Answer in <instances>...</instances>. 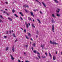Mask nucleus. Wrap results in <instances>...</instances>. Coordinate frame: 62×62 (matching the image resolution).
<instances>
[{
    "instance_id": "nucleus-43",
    "label": "nucleus",
    "mask_w": 62,
    "mask_h": 62,
    "mask_svg": "<svg viewBox=\"0 0 62 62\" xmlns=\"http://www.w3.org/2000/svg\"><path fill=\"white\" fill-rule=\"evenodd\" d=\"M21 16H23V13H22V14H21Z\"/></svg>"
},
{
    "instance_id": "nucleus-9",
    "label": "nucleus",
    "mask_w": 62,
    "mask_h": 62,
    "mask_svg": "<svg viewBox=\"0 0 62 62\" xmlns=\"http://www.w3.org/2000/svg\"><path fill=\"white\" fill-rule=\"evenodd\" d=\"M28 20L29 21H31V22H32V20L31 19V18H30V17H28Z\"/></svg>"
},
{
    "instance_id": "nucleus-13",
    "label": "nucleus",
    "mask_w": 62,
    "mask_h": 62,
    "mask_svg": "<svg viewBox=\"0 0 62 62\" xmlns=\"http://www.w3.org/2000/svg\"><path fill=\"white\" fill-rule=\"evenodd\" d=\"M37 56L38 57H39V59H40L41 58L40 57V55H39V54Z\"/></svg>"
},
{
    "instance_id": "nucleus-4",
    "label": "nucleus",
    "mask_w": 62,
    "mask_h": 62,
    "mask_svg": "<svg viewBox=\"0 0 62 62\" xmlns=\"http://www.w3.org/2000/svg\"><path fill=\"white\" fill-rule=\"evenodd\" d=\"M30 13H31V15L32 16H33V17L34 16V15L33 14V12H30Z\"/></svg>"
},
{
    "instance_id": "nucleus-24",
    "label": "nucleus",
    "mask_w": 62,
    "mask_h": 62,
    "mask_svg": "<svg viewBox=\"0 0 62 62\" xmlns=\"http://www.w3.org/2000/svg\"><path fill=\"white\" fill-rule=\"evenodd\" d=\"M13 37H16V36L15 35L14 33H13Z\"/></svg>"
},
{
    "instance_id": "nucleus-44",
    "label": "nucleus",
    "mask_w": 62,
    "mask_h": 62,
    "mask_svg": "<svg viewBox=\"0 0 62 62\" xmlns=\"http://www.w3.org/2000/svg\"><path fill=\"white\" fill-rule=\"evenodd\" d=\"M24 54H25V55H26V53H25V52H24Z\"/></svg>"
},
{
    "instance_id": "nucleus-6",
    "label": "nucleus",
    "mask_w": 62,
    "mask_h": 62,
    "mask_svg": "<svg viewBox=\"0 0 62 62\" xmlns=\"http://www.w3.org/2000/svg\"><path fill=\"white\" fill-rule=\"evenodd\" d=\"M10 56L12 60H14V58H13V57L12 56V55H11Z\"/></svg>"
},
{
    "instance_id": "nucleus-10",
    "label": "nucleus",
    "mask_w": 62,
    "mask_h": 62,
    "mask_svg": "<svg viewBox=\"0 0 62 62\" xmlns=\"http://www.w3.org/2000/svg\"><path fill=\"white\" fill-rule=\"evenodd\" d=\"M42 3L44 7L45 8L46 7V5H45V4H44V3L43 2H42Z\"/></svg>"
},
{
    "instance_id": "nucleus-57",
    "label": "nucleus",
    "mask_w": 62,
    "mask_h": 62,
    "mask_svg": "<svg viewBox=\"0 0 62 62\" xmlns=\"http://www.w3.org/2000/svg\"><path fill=\"white\" fill-rule=\"evenodd\" d=\"M29 25V26H30V23H28Z\"/></svg>"
},
{
    "instance_id": "nucleus-38",
    "label": "nucleus",
    "mask_w": 62,
    "mask_h": 62,
    "mask_svg": "<svg viewBox=\"0 0 62 62\" xmlns=\"http://www.w3.org/2000/svg\"><path fill=\"white\" fill-rule=\"evenodd\" d=\"M50 43H51V44H52V41H50Z\"/></svg>"
},
{
    "instance_id": "nucleus-12",
    "label": "nucleus",
    "mask_w": 62,
    "mask_h": 62,
    "mask_svg": "<svg viewBox=\"0 0 62 62\" xmlns=\"http://www.w3.org/2000/svg\"><path fill=\"white\" fill-rule=\"evenodd\" d=\"M52 23H55V22H54V21L53 18H52Z\"/></svg>"
},
{
    "instance_id": "nucleus-56",
    "label": "nucleus",
    "mask_w": 62,
    "mask_h": 62,
    "mask_svg": "<svg viewBox=\"0 0 62 62\" xmlns=\"http://www.w3.org/2000/svg\"><path fill=\"white\" fill-rule=\"evenodd\" d=\"M42 58H45V56H44V57L42 56Z\"/></svg>"
},
{
    "instance_id": "nucleus-35",
    "label": "nucleus",
    "mask_w": 62,
    "mask_h": 62,
    "mask_svg": "<svg viewBox=\"0 0 62 62\" xmlns=\"http://www.w3.org/2000/svg\"><path fill=\"white\" fill-rule=\"evenodd\" d=\"M3 13H6V11H3Z\"/></svg>"
},
{
    "instance_id": "nucleus-14",
    "label": "nucleus",
    "mask_w": 62,
    "mask_h": 62,
    "mask_svg": "<svg viewBox=\"0 0 62 62\" xmlns=\"http://www.w3.org/2000/svg\"><path fill=\"white\" fill-rule=\"evenodd\" d=\"M57 16L58 17H60V15L58 14V13H57Z\"/></svg>"
},
{
    "instance_id": "nucleus-17",
    "label": "nucleus",
    "mask_w": 62,
    "mask_h": 62,
    "mask_svg": "<svg viewBox=\"0 0 62 62\" xmlns=\"http://www.w3.org/2000/svg\"><path fill=\"white\" fill-rule=\"evenodd\" d=\"M15 16L17 18H18V16L17 15V14H14Z\"/></svg>"
},
{
    "instance_id": "nucleus-19",
    "label": "nucleus",
    "mask_w": 62,
    "mask_h": 62,
    "mask_svg": "<svg viewBox=\"0 0 62 62\" xmlns=\"http://www.w3.org/2000/svg\"><path fill=\"white\" fill-rule=\"evenodd\" d=\"M52 16L53 17H54V18H56V17L54 16V14H52Z\"/></svg>"
},
{
    "instance_id": "nucleus-22",
    "label": "nucleus",
    "mask_w": 62,
    "mask_h": 62,
    "mask_svg": "<svg viewBox=\"0 0 62 62\" xmlns=\"http://www.w3.org/2000/svg\"><path fill=\"white\" fill-rule=\"evenodd\" d=\"M6 50L7 51L8 49V47H7L6 48Z\"/></svg>"
},
{
    "instance_id": "nucleus-28",
    "label": "nucleus",
    "mask_w": 62,
    "mask_h": 62,
    "mask_svg": "<svg viewBox=\"0 0 62 62\" xmlns=\"http://www.w3.org/2000/svg\"><path fill=\"white\" fill-rule=\"evenodd\" d=\"M28 46V45H25V46L26 47V48H27V47Z\"/></svg>"
},
{
    "instance_id": "nucleus-2",
    "label": "nucleus",
    "mask_w": 62,
    "mask_h": 62,
    "mask_svg": "<svg viewBox=\"0 0 62 62\" xmlns=\"http://www.w3.org/2000/svg\"><path fill=\"white\" fill-rule=\"evenodd\" d=\"M33 52H34V53H37V54H39V55H40V54L38 52V51H36V50H34L33 51Z\"/></svg>"
},
{
    "instance_id": "nucleus-31",
    "label": "nucleus",
    "mask_w": 62,
    "mask_h": 62,
    "mask_svg": "<svg viewBox=\"0 0 62 62\" xmlns=\"http://www.w3.org/2000/svg\"><path fill=\"white\" fill-rule=\"evenodd\" d=\"M0 17L1 18H2V19H3V16H2V15H0Z\"/></svg>"
},
{
    "instance_id": "nucleus-39",
    "label": "nucleus",
    "mask_w": 62,
    "mask_h": 62,
    "mask_svg": "<svg viewBox=\"0 0 62 62\" xmlns=\"http://www.w3.org/2000/svg\"><path fill=\"white\" fill-rule=\"evenodd\" d=\"M28 6V5H27L26 6V8L27 7V8H29Z\"/></svg>"
},
{
    "instance_id": "nucleus-46",
    "label": "nucleus",
    "mask_w": 62,
    "mask_h": 62,
    "mask_svg": "<svg viewBox=\"0 0 62 62\" xmlns=\"http://www.w3.org/2000/svg\"><path fill=\"white\" fill-rule=\"evenodd\" d=\"M38 2L39 3V4H40V5H41V3H40V2L39 1H38Z\"/></svg>"
},
{
    "instance_id": "nucleus-52",
    "label": "nucleus",
    "mask_w": 62,
    "mask_h": 62,
    "mask_svg": "<svg viewBox=\"0 0 62 62\" xmlns=\"http://www.w3.org/2000/svg\"><path fill=\"white\" fill-rule=\"evenodd\" d=\"M19 13L20 14H22V13L21 12H20Z\"/></svg>"
},
{
    "instance_id": "nucleus-61",
    "label": "nucleus",
    "mask_w": 62,
    "mask_h": 62,
    "mask_svg": "<svg viewBox=\"0 0 62 62\" xmlns=\"http://www.w3.org/2000/svg\"><path fill=\"white\" fill-rule=\"evenodd\" d=\"M6 14L7 15H9V14H8V13H7Z\"/></svg>"
},
{
    "instance_id": "nucleus-11",
    "label": "nucleus",
    "mask_w": 62,
    "mask_h": 62,
    "mask_svg": "<svg viewBox=\"0 0 62 62\" xmlns=\"http://www.w3.org/2000/svg\"><path fill=\"white\" fill-rule=\"evenodd\" d=\"M56 59V57H55V56H53V60H55V59Z\"/></svg>"
},
{
    "instance_id": "nucleus-49",
    "label": "nucleus",
    "mask_w": 62,
    "mask_h": 62,
    "mask_svg": "<svg viewBox=\"0 0 62 62\" xmlns=\"http://www.w3.org/2000/svg\"><path fill=\"white\" fill-rule=\"evenodd\" d=\"M40 12L41 13V14H42V13L41 11H40Z\"/></svg>"
},
{
    "instance_id": "nucleus-21",
    "label": "nucleus",
    "mask_w": 62,
    "mask_h": 62,
    "mask_svg": "<svg viewBox=\"0 0 62 62\" xmlns=\"http://www.w3.org/2000/svg\"><path fill=\"white\" fill-rule=\"evenodd\" d=\"M25 11H26V12H28V10H27L26 9H25Z\"/></svg>"
},
{
    "instance_id": "nucleus-1",
    "label": "nucleus",
    "mask_w": 62,
    "mask_h": 62,
    "mask_svg": "<svg viewBox=\"0 0 62 62\" xmlns=\"http://www.w3.org/2000/svg\"><path fill=\"white\" fill-rule=\"evenodd\" d=\"M52 30L53 32H54V25H53L52 26Z\"/></svg>"
},
{
    "instance_id": "nucleus-41",
    "label": "nucleus",
    "mask_w": 62,
    "mask_h": 62,
    "mask_svg": "<svg viewBox=\"0 0 62 62\" xmlns=\"http://www.w3.org/2000/svg\"><path fill=\"white\" fill-rule=\"evenodd\" d=\"M7 36H5L4 37V38H5L6 39V38H7Z\"/></svg>"
},
{
    "instance_id": "nucleus-30",
    "label": "nucleus",
    "mask_w": 62,
    "mask_h": 62,
    "mask_svg": "<svg viewBox=\"0 0 62 62\" xmlns=\"http://www.w3.org/2000/svg\"><path fill=\"white\" fill-rule=\"evenodd\" d=\"M24 33H26V29H25L24 30Z\"/></svg>"
},
{
    "instance_id": "nucleus-33",
    "label": "nucleus",
    "mask_w": 62,
    "mask_h": 62,
    "mask_svg": "<svg viewBox=\"0 0 62 62\" xmlns=\"http://www.w3.org/2000/svg\"><path fill=\"white\" fill-rule=\"evenodd\" d=\"M45 54L46 55V56H47V55H48L47 54V53L46 52L45 53Z\"/></svg>"
},
{
    "instance_id": "nucleus-15",
    "label": "nucleus",
    "mask_w": 62,
    "mask_h": 62,
    "mask_svg": "<svg viewBox=\"0 0 62 62\" xmlns=\"http://www.w3.org/2000/svg\"><path fill=\"white\" fill-rule=\"evenodd\" d=\"M28 35L30 37H31V34L30 33H28Z\"/></svg>"
},
{
    "instance_id": "nucleus-36",
    "label": "nucleus",
    "mask_w": 62,
    "mask_h": 62,
    "mask_svg": "<svg viewBox=\"0 0 62 62\" xmlns=\"http://www.w3.org/2000/svg\"><path fill=\"white\" fill-rule=\"evenodd\" d=\"M9 32L10 34H11V30L9 31Z\"/></svg>"
},
{
    "instance_id": "nucleus-51",
    "label": "nucleus",
    "mask_w": 62,
    "mask_h": 62,
    "mask_svg": "<svg viewBox=\"0 0 62 62\" xmlns=\"http://www.w3.org/2000/svg\"><path fill=\"white\" fill-rule=\"evenodd\" d=\"M38 33H39V31H37V32L36 33L37 34H38Z\"/></svg>"
},
{
    "instance_id": "nucleus-53",
    "label": "nucleus",
    "mask_w": 62,
    "mask_h": 62,
    "mask_svg": "<svg viewBox=\"0 0 62 62\" xmlns=\"http://www.w3.org/2000/svg\"><path fill=\"white\" fill-rule=\"evenodd\" d=\"M31 48H32V50H33V49H34V48H33V47H32Z\"/></svg>"
},
{
    "instance_id": "nucleus-34",
    "label": "nucleus",
    "mask_w": 62,
    "mask_h": 62,
    "mask_svg": "<svg viewBox=\"0 0 62 62\" xmlns=\"http://www.w3.org/2000/svg\"><path fill=\"white\" fill-rule=\"evenodd\" d=\"M8 31H6V34H8Z\"/></svg>"
},
{
    "instance_id": "nucleus-54",
    "label": "nucleus",
    "mask_w": 62,
    "mask_h": 62,
    "mask_svg": "<svg viewBox=\"0 0 62 62\" xmlns=\"http://www.w3.org/2000/svg\"><path fill=\"white\" fill-rule=\"evenodd\" d=\"M25 62H29V61H26Z\"/></svg>"
},
{
    "instance_id": "nucleus-26",
    "label": "nucleus",
    "mask_w": 62,
    "mask_h": 62,
    "mask_svg": "<svg viewBox=\"0 0 62 62\" xmlns=\"http://www.w3.org/2000/svg\"><path fill=\"white\" fill-rule=\"evenodd\" d=\"M26 27H27V28H28V24H27L26 25Z\"/></svg>"
},
{
    "instance_id": "nucleus-45",
    "label": "nucleus",
    "mask_w": 62,
    "mask_h": 62,
    "mask_svg": "<svg viewBox=\"0 0 62 62\" xmlns=\"http://www.w3.org/2000/svg\"><path fill=\"white\" fill-rule=\"evenodd\" d=\"M5 3H6V4H8V2H5Z\"/></svg>"
},
{
    "instance_id": "nucleus-62",
    "label": "nucleus",
    "mask_w": 62,
    "mask_h": 62,
    "mask_svg": "<svg viewBox=\"0 0 62 62\" xmlns=\"http://www.w3.org/2000/svg\"><path fill=\"white\" fill-rule=\"evenodd\" d=\"M25 24H26V25L27 24V23H26V22H25Z\"/></svg>"
},
{
    "instance_id": "nucleus-8",
    "label": "nucleus",
    "mask_w": 62,
    "mask_h": 62,
    "mask_svg": "<svg viewBox=\"0 0 62 62\" xmlns=\"http://www.w3.org/2000/svg\"><path fill=\"white\" fill-rule=\"evenodd\" d=\"M59 11H60V9H59L58 8L57 10L56 11L57 12H59Z\"/></svg>"
},
{
    "instance_id": "nucleus-48",
    "label": "nucleus",
    "mask_w": 62,
    "mask_h": 62,
    "mask_svg": "<svg viewBox=\"0 0 62 62\" xmlns=\"http://www.w3.org/2000/svg\"><path fill=\"white\" fill-rule=\"evenodd\" d=\"M18 61L19 62H21V61H20V60H18Z\"/></svg>"
},
{
    "instance_id": "nucleus-27",
    "label": "nucleus",
    "mask_w": 62,
    "mask_h": 62,
    "mask_svg": "<svg viewBox=\"0 0 62 62\" xmlns=\"http://www.w3.org/2000/svg\"><path fill=\"white\" fill-rule=\"evenodd\" d=\"M3 21L1 19H0V23H2Z\"/></svg>"
},
{
    "instance_id": "nucleus-18",
    "label": "nucleus",
    "mask_w": 62,
    "mask_h": 62,
    "mask_svg": "<svg viewBox=\"0 0 62 62\" xmlns=\"http://www.w3.org/2000/svg\"><path fill=\"white\" fill-rule=\"evenodd\" d=\"M8 19L10 21H12V19H11V18H9V17H8Z\"/></svg>"
},
{
    "instance_id": "nucleus-50",
    "label": "nucleus",
    "mask_w": 62,
    "mask_h": 62,
    "mask_svg": "<svg viewBox=\"0 0 62 62\" xmlns=\"http://www.w3.org/2000/svg\"><path fill=\"white\" fill-rule=\"evenodd\" d=\"M31 40H32V41H33V39L32 38H31Z\"/></svg>"
},
{
    "instance_id": "nucleus-5",
    "label": "nucleus",
    "mask_w": 62,
    "mask_h": 62,
    "mask_svg": "<svg viewBox=\"0 0 62 62\" xmlns=\"http://www.w3.org/2000/svg\"><path fill=\"white\" fill-rule=\"evenodd\" d=\"M52 44H58V43H56V42L54 41L52 42Z\"/></svg>"
},
{
    "instance_id": "nucleus-20",
    "label": "nucleus",
    "mask_w": 62,
    "mask_h": 62,
    "mask_svg": "<svg viewBox=\"0 0 62 62\" xmlns=\"http://www.w3.org/2000/svg\"><path fill=\"white\" fill-rule=\"evenodd\" d=\"M32 27H33L34 28H35V26H34V24H32Z\"/></svg>"
},
{
    "instance_id": "nucleus-64",
    "label": "nucleus",
    "mask_w": 62,
    "mask_h": 62,
    "mask_svg": "<svg viewBox=\"0 0 62 62\" xmlns=\"http://www.w3.org/2000/svg\"><path fill=\"white\" fill-rule=\"evenodd\" d=\"M43 48H44V47H42V49H43Z\"/></svg>"
},
{
    "instance_id": "nucleus-47",
    "label": "nucleus",
    "mask_w": 62,
    "mask_h": 62,
    "mask_svg": "<svg viewBox=\"0 0 62 62\" xmlns=\"http://www.w3.org/2000/svg\"><path fill=\"white\" fill-rule=\"evenodd\" d=\"M36 58L37 59H38V60H39V58L38 57H36Z\"/></svg>"
},
{
    "instance_id": "nucleus-59",
    "label": "nucleus",
    "mask_w": 62,
    "mask_h": 62,
    "mask_svg": "<svg viewBox=\"0 0 62 62\" xmlns=\"http://www.w3.org/2000/svg\"><path fill=\"white\" fill-rule=\"evenodd\" d=\"M57 51H56V54H57Z\"/></svg>"
},
{
    "instance_id": "nucleus-3",
    "label": "nucleus",
    "mask_w": 62,
    "mask_h": 62,
    "mask_svg": "<svg viewBox=\"0 0 62 62\" xmlns=\"http://www.w3.org/2000/svg\"><path fill=\"white\" fill-rule=\"evenodd\" d=\"M15 48H14V46H13L12 47V50L14 52L15 50Z\"/></svg>"
},
{
    "instance_id": "nucleus-40",
    "label": "nucleus",
    "mask_w": 62,
    "mask_h": 62,
    "mask_svg": "<svg viewBox=\"0 0 62 62\" xmlns=\"http://www.w3.org/2000/svg\"><path fill=\"white\" fill-rule=\"evenodd\" d=\"M37 10V9H34L33 10V11H35V12H36V10Z\"/></svg>"
},
{
    "instance_id": "nucleus-29",
    "label": "nucleus",
    "mask_w": 62,
    "mask_h": 62,
    "mask_svg": "<svg viewBox=\"0 0 62 62\" xmlns=\"http://www.w3.org/2000/svg\"><path fill=\"white\" fill-rule=\"evenodd\" d=\"M33 46H34V47L36 46V44L35 43H34L33 44Z\"/></svg>"
},
{
    "instance_id": "nucleus-63",
    "label": "nucleus",
    "mask_w": 62,
    "mask_h": 62,
    "mask_svg": "<svg viewBox=\"0 0 62 62\" xmlns=\"http://www.w3.org/2000/svg\"><path fill=\"white\" fill-rule=\"evenodd\" d=\"M12 32H14L13 31V30H12Z\"/></svg>"
},
{
    "instance_id": "nucleus-55",
    "label": "nucleus",
    "mask_w": 62,
    "mask_h": 62,
    "mask_svg": "<svg viewBox=\"0 0 62 62\" xmlns=\"http://www.w3.org/2000/svg\"><path fill=\"white\" fill-rule=\"evenodd\" d=\"M41 47H44V46L43 45H42H42H41Z\"/></svg>"
},
{
    "instance_id": "nucleus-37",
    "label": "nucleus",
    "mask_w": 62,
    "mask_h": 62,
    "mask_svg": "<svg viewBox=\"0 0 62 62\" xmlns=\"http://www.w3.org/2000/svg\"><path fill=\"white\" fill-rule=\"evenodd\" d=\"M20 19L21 20H23V18H22V17H20Z\"/></svg>"
},
{
    "instance_id": "nucleus-32",
    "label": "nucleus",
    "mask_w": 62,
    "mask_h": 62,
    "mask_svg": "<svg viewBox=\"0 0 62 62\" xmlns=\"http://www.w3.org/2000/svg\"><path fill=\"white\" fill-rule=\"evenodd\" d=\"M12 11V12H13V13H14V12H15V10H13Z\"/></svg>"
},
{
    "instance_id": "nucleus-23",
    "label": "nucleus",
    "mask_w": 62,
    "mask_h": 62,
    "mask_svg": "<svg viewBox=\"0 0 62 62\" xmlns=\"http://www.w3.org/2000/svg\"><path fill=\"white\" fill-rule=\"evenodd\" d=\"M37 20H38L39 22V23H41V22H40V21L39 20V19H37Z\"/></svg>"
},
{
    "instance_id": "nucleus-60",
    "label": "nucleus",
    "mask_w": 62,
    "mask_h": 62,
    "mask_svg": "<svg viewBox=\"0 0 62 62\" xmlns=\"http://www.w3.org/2000/svg\"><path fill=\"white\" fill-rule=\"evenodd\" d=\"M36 1H37V2H39V1L38 0H36Z\"/></svg>"
},
{
    "instance_id": "nucleus-25",
    "label": "nucleus",
    "mask_w": 62,
    "mask_h": 62,
    "mask_svg": "<svg viewBox=\"0 0 62 62\" xmlns=\"http://www.w3.org/2000/svg\"><path fill=\"white\" fill-rule=\"evenodd\" d=\"M26 38L27 39H29V38L26 35L25 36Z\"/></svg>"
},
{
    "instance_id": "nucleus-16",
    "label": "nucleus",
    "mask_w": 62,
    "mask_h": 62,
    "mask_svg": "<svg viewBox=\"0 0 62 62\" xmlns=\"http://www.w3.org/2000/svg\"><path fill=\"white\" fill-rule=\"evenodd\" d=\"M54 0L56 3H58V1L57 0Z\"/></svg>"
},
{
    "instance_id": "nucleus-42",
    "label": "nucleus",
    "mask_w": 62,
    "mask_h": 62,
    "mask_svg": "<svg viewBox=\"0 0 62 62\" xmlns=\"http://www.w3.org/2000/svg\"><path fill=\"white\" fill-rule=\"evenodd\" d=\"M17 39H16V40H15V42H17Z\"/></svg>"
},
{
    "instance_id": "nucleus-7",
    "label": "nucleus",
    "mask_w": 62,
    "mask_h": 62,
    "mask_svg": "<svg viewBox=\"0 0 62 62\" xmlns=\"http://www.w3.org/2000/svg\"><path fill=\"white\" fill-rule=\"evenodd\" d=\"M49 55L50 56V58H52V55H51V53H49Z\"/></svg>"
},
{
    "instance_id": "nucleus-58",
    "label": "nucleus",
    "mask_w": 62,
    "mask_h": 62,
    "mask_svg": "<svg viewBox=\"0 0 62 62\" xmlns=\"http://www.w3.org/2000/svg\"><path fill=\"white\" fill-rule=\"evenodd\" d=\"M23 7H26V6H25V5H24Z\"/></svg>"
}]
</instances>
